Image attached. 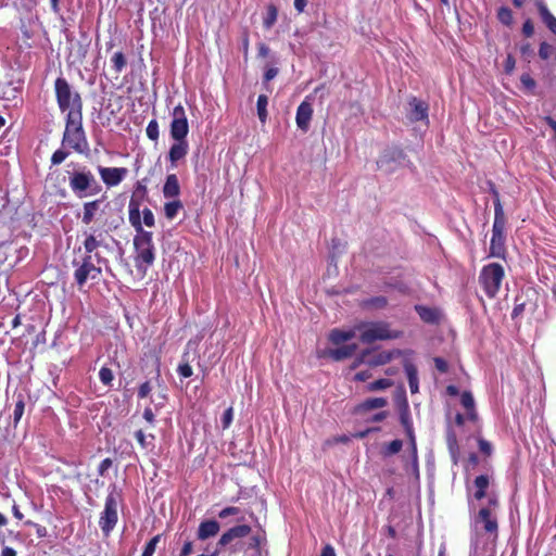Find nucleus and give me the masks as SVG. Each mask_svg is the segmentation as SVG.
Here are the masks:
<instances>
[{
	"instance_id": "nucleus-24",
	"label": "nucleus",
	"mask_w": 556,
	"mask_h": 556,
	"mask_svg": "<svg viewBox=\"0 0 556 556\" xmlns=\"http://www.w3.org/2000/svg\"><path fill=\"white\" fill-rule=\"evenodd\" d=\"M355 350L356 344H349L338 349L330 350L328 352V355L334 361H341L353 355Z\"/></svg>"
},
{
	"instance_id": "nucleus-62",
	"label": "nucleus",
	"mask_w": 556,
	"mask_h": 556,
	"mask_svg": "<svg viewBox=\"0 0 556 556\" xmlns=\"http://www.w3.org/2000/svg\"><path fill=\"white\" fill-rule=\"evenodd\" d=\"M263 540H264V538L261 534L253 535L251 538V546L256 547V548L260 547Z\"/></svg>"
},
{
	"instance_id": "nucleus-25",
	"label": "nucleus",
	"mask_w": 556,
	"mask_h": 556,
	"mask_svg": "<svg viewBox=\"0 0 556 556\" xmlns=\"http://www.w3.org/2000/svg\"><path fill=\"white\" fill-rule=\"evenodd\" d=\"M401 422L402 425L404 426L405 428V431L410 440V445H412V450H413V454H414V457L416 458L417 457V447H416V442H415V435H414V431H413V426H412V421H410V418L408 416V413L404 412L401 414Z\"/></svg>"
},
{
	"instance_id": "nucleus-50",
	"label": "nucleus",
	"mask_w": 556,
	"mask_h": 556,
	"mask_svg": "<svg viewBox=\"0 0 556 556\" xmlns=\"http://www.w3.org/2000/svg\"><path fill=\"white\" fill-rule=\"evenodd\" d=\"M520 81L527 89H533L535 87V81L529 74H523L520 77Z\"/></svg>"
},
{
	"instance_id": "nucleus-9",
	"label": "nucleus",
	"mask_w": 556,
	"mask_h": 556,
	"mask_svg": "<svg viewBox=\"0 0 556 556\" xmlns=\"http://www.w3.org/2000/svg\"><path fill=\"white\" fill-rule=\"evenodd\" d=\"M409 164L403 150L397 147L384 149L377 161L378 168L386 173H393L399 167Z\"/></svg>"
},
{
	"instance_id": "nucleus-38",
	"label": "nucleus",
	"mask_w": 556,
	"mask_h": 556,
	"mask_svg": "<svg viewBox=\"0 0 556 556\" xmlns=\"http://www.w3.org/2000/svg\"><path fill=\"white\" fill-rule=\"evenodd\" d=\"M393 386V382L390 379H378L374 382H370L367 386V390L370 392L384 390Z\"/></svg>"
},
{
	"instance_id": "nucleus-47",
	"label": "nucleus",
	"mask_w": 556,
	"mask_h": 556,
	"mask_svg": "<svg viewBox=\"0 0 556 556\" xmlns=\"http://www.w3.org/2000/svg\"><path fill=\"white\" fill-rule=\"evenodd\" d=\"M142 218H143V224L147 226V227H153L154 226V215L152 213V211L150 208H143L142 211Z\"/></svg>"
},
{
	"instance_id": "nucleus-40",
	"label": "nucleus",
	"mask_w": 556,
	"mask_h": 556,
	"mask_svg": "<svg viewBox=\"0 0 556 556\" xmlns=\"http://www.w3.org/2000/svg\"><path fill=\"white\" fill-rule=\"evenodd\" d=\"M146 134H147V137L153 141H156L159 139L160 131H159V124H157L156 119H152L149 122V124L146 128Z\"/></svg>"
},
{
	"instance_id": "nucleus-6",
	"label": "nucleus",
	"mask_w": 556,
	"mask_h": 556,
	"mask_svg": "<svg viewBox=\"0 0 556 556\" xmlns=\"http://www.w3.org/2000/svg\"><path fill=\"white\" fill-rule=\"evenodd\" d=\"M100 261V256L96 253L93 255L84 254L80 258H74L72 265L75 267L74 279L79 288L85 286L87 280H96L101 276V267L97 266L93 258Z\"/></svg>"
},
{
	"instance_id": "nucleus-41",
	"label": "nucleus",
	"mask_w": 556,
	"mask_h": 556,
	"mask_svg": "<svg viewBox=\"0 0 556 556\" xmlns=\"http://www.w3.org/2000/svg\"><path fill=\"white\" fill-rule=\"evenodd\" d=\"M161 540V535L157 534L153 536L144 546V549L142 552L141 556H153L155 553L156 546Z\"/></svg>"
},
{
	"instance_id": "nucleus-15",
	"label": "nucleus",
	"mask_w": 556,
	"mask_h": 556,
	"mask_svg": "<svg viewBox=\"0 0 556 556\" xmlns=\"http://www.w3.org/2000/svg\"><path fill=\"white\" fill-rule=\"evenodd\" d=\"M251 532V527L248 525H239L230 528L220 536L218 544L220 546H226L231 543L233 540L244 538L249 535Z\"/></svg>"
},
{
	"instance_id": "nucleus-35",
	"label": "nucleus",
	"mask_w": 556,
	"mask_h": 556,
	"mask_svg": "<svg viewBox=\"0 0 556 556\" xmlns=\"http://www.w3.org/2000/svg\"><path fill=\"white\" fill-rule=\"evenodd\" d=\"M182 207V204L179 200H175L168 202L164 205V213L168 219H173L176 217L178 211Z\"/></svg>"
},
{
	"instance_id": "nucleus-13",
	"label": "nucleus",
	"mask_w": 556,
	"mask_h": 556,
	"mask_svg": "<svg viewBox=\"0 0 556 556\" xmlns=\"http://www.w3.org/2000/svg\"><path fill=\"white\" fill-rule=\"evenodd\" d=\"M99 175L108 188L119 185L128 175V169L125 167H98Z\"/></svg>"
},
{
	"instance_id": "nucleus-17",
	"label": "nucleus",
	"mask_w": 556,
	"mask_h": 556,
	"mask_svg": "<svg viewBox=\"0 0 556 556\" xmlns=\"http://www.w3.org/2000/svg\"><path fill=\"white\" fill-rule=\"evenodd\" d=\"M175 142L172 144L168 152V160L172 163V166L175 167L178 161L182 160L189 151V144L187 140H174Z\"/></svg>"
},
{
	"instance_id": "nucleus-23",
	"label": "nucleus",
	"mask_w": 556,
	"mask_h": 556,
	"mask_svg": "<svg viewBox=\"0 0 556 556\" xmlns=\"http://www.w3.org/2000/svg\"><path fill=\"white\" fill-rule=\"evenodd\" d=\"M460 403L467 412V418L470 420H476L477 413L475 409V400H473L472 394L469 391H465L462 393Z\"/></svg>"
},
{
	"instance_id": "nucleus-39",
	"label": "nucleus",
	"mask_w": 556,
	"mask_h": 556,
	"mask_svg": "<svg viewBox=\"0 0 556 556\" xmlns=\"http://www.w3.org/2000/svg\"><path fill=\"white\" fill-rule=\"evenodd\" d=\"M402 446L403 442L396 439L390 442L387 446H384L382 453L384 456H391L397 454L402 450Z\"/></svg>"
},
{
	"instance_id": "nucleus-30",
	"label": "nucleus",
	"mask_w": 556,
	"mask_h": 556,
	"mask_svg": "<svg viewBox=\"0 0 556 556\" xmlns=\"http://www.w3.org/2000/svg\"><path fill=\"white\" fill-rule=\"evenodd\" d=\"M475 498L481 500L485 496L486 489L489 486V478L484 475H480L475 479Z\"/></svg>"
},
{
	"instance_id": "nucleus-5",
	"label": "nucleus",
	"mask_w": 556,
	"mask_h": 556,
	"mask_svg": "<svg viewBox=\"0 0 556 556\" xmlns=\"http://www.w3.org/2000/svg\"><path fill=\"white\" fill-rule=\"evenodd\" d=\"M68 186L79 199L97 194L101 189L94 175L86 167L70 173Z\"/></svg>"
},
{
	"instance_id": "nucleus-21",
	"label": "nucleus",
	"mask_w": 556,
	"mask_h": 556,
	"mask_svg": "<svg viewBox=\"0 0 556 556\" xmlns=\"http://www.w3.org/2000/svg\"><path fill=\"white\" fill-rule=\"evenodd\" d=\"M391 359V354L387 352L371 353L366 352L362 355V363L370 366H380L387 364Z\"/></svg>"
},
{
	"instance_id": "nucleus-2",
	"label": "nucleus",
	"mask_w": 556,
	"mask_h": 556,
	"mask_svg": "<svg viewBox=\"0 0 556 556\" xmlns=\"http://www.w3.org/2000/svg\"><path fill=\"white\" fill-rule=\"evenodd\" d=\"M54 89L58 105L61 112H66V117L83 115V101L80 94L73 90L65 78H56Z\"/></svg>"
},
{
	"instance_id": "nucleus-45",
	"label": "nucleus",
	"mask_w": 556,
	"mask_h": 556,
	"mask_svg": "<svg viewBox=\"0 0 556 556\" xmlns=\"http://www.w3.org/2000/svg\"><path fill=\"white\" fill-rule=\"evenodd\" d=\"M233 420V408H227L222 416V425L224 429H228Z\"/></svg>"
},
{
	"instance_id": "nucleus-8",
	"label": "nucleus",
	"mask_w": 556,
	"mask_h": 556,
	"mask_svg": "<svg viewBox=\"0 0 556 556\" xmlns=\"http://www.w3.org/2000/svg\"><path fill=\"white\" fill-rule=\"evenodd\" d=\"M504 268L501 264L491 263L482 267L479 281L489 298H495L504 279Z\"/></svg>"
},
{
	"instance_id": "nucleus-10",
	"label": "nucleus",
	"mask_w": 556,
	"mask_h": 556,
	"mask_svg": "<svg viewBox=\"0 0 556 556\" xmlns=\"http://www.w3.org/2000/svg\"><path fill=\"white\" fill-rule=\"evenodd\" d=\"M118 520L117 514V494L112 491L105 498L104 509L100 515L99 527L105 536L115 528Z\"/></svg>"
},
{
	"instance_id": "nucleus-61",
	"label": "nucleus",
	"mask_w": 556,
	"mask_h": 556,
	"mask_svg": "<svg viewBox=\"0 0 556 556\" xmlns=\"http://www.w3.org/2000/svg\"><path fill=\"white\" fill-rule=\"evenodd\" d=\"M258 56L266 58L269 54V48L265 43H258Z\"/></svg>"
},
{
	"instance_id": "nucleus-63",
	"label": "nucleus",
	"mask_w": 556,
	"mask_h": 556,
	"mask_svg": "<svg viewBox=\"0 0 556 556\" xmlns=\"http://www.w3.org/2000/svg\"><path fill=\"white\" fill-rule=\"evenodd\" d=\"M320 556H336L334 548L331 545L327 544L323 548Z\"/></svg>"
},
{
	"instance_id": "nucleus-7",
	"label": "nucleus",
	"mask_w": 556,
	"mask_h": 556,
	"mask_svg": "<svg viewBox=\"0 0 556 556\" xmlns=\"http://www.w3.org/2000/svg\"><path fill=\"white\" fill-rule=\"evenodd\" d=\"M361 332V340L364 343H372L378 340L397 339L402 332L389 329V325L383 321L362 324L356 327Z\"/></svg>"
},
{
	"instance_id": "nucleus-42",
	"label": "nucleus",
	"mask_w": 556,
	"mask_h": 556,
	"mask_svg": "<svg viewBox=\"0 0 556 556\" xmlns=\"http://www.w3.org/2000/svg\"><path fill=\"white\" fill-rule=\"evenodd\" d=\"M24 409H25L24 400L22 399V396H18V400L16 401L15 407H14V410H13L14 426H16L18 424V421L21 420V418H22V416L24 414Z\"/></svg>"
},
{
	"instance_id": "nucleus-52",
	"label": "nucleus",
	"mask_w": 556,
	"mask_h": 556,
	"mask_svg": "<svg viewBox=\"0 0 556 556\" xmlns=\"http://www.w3.org/2000/svg\"><path fill=\"white\" fill-rule=\"evenodd\" d=\"M151 392V386L149 382H144L139 387L138 396L140 399L147 397Z\"/></svg>"
},
{
	"instance_id": "nucleus-54",
	"label": "nucleus",
	"mask_w": 556,
	"mask_h": 556,
	"mask_svg": "<svg viewBox=\"0 0 556 556\" xmlns=\"http://www.w3.org/2000/svg\"><path fill=\"white\" fill-rule=\"evenodd\" d=\"M479 448L485 455H490L492 453V445H491V443L485 441L484 439H480L479 440Z\"/></svg>"
},
{
	"instance_id": "nucleus-43",
	"label": "nucleus",
	"mask_w": 556,
	"mask_h": 556,
	"mask_svg": "<svg viewBox=\"0 0 556 556\" xmlns=\"http://www.w3.org/2000/svg\"><path fill=\"white\" fill-rule=\"evenodd\" d=\"M99 378L104 386H110L114 379V375L110 368L102 367L99 371Z\"/></svg>"
},
{
	"instance_id": "nucleus-12",
	"label": "nucleus",
	"mask_w": 556,
	"mask_h": 556,
	"mask_svg": "<svg viewBox=\"0 0 556 556\" xmlns=\"http://www.w3.org/2000/svg\"><path fill=\"white\" fill-rule=\"evenodd\" d=\"M188 132L189 124L186 111L181 104H178L172 111L170 137L173 140H186Z\"/></svg>"
},
{
	"instance_id": "nucleus-26",
	"label": "nucleus",
	"mask_w": 556,
	"mask_h": 556,
	"mask_svg": "<svg viewBox=\"0 0 556 556\" xmlns=\"http://www.w3.org/2000/svg\"><path fill=\"white\" fill-rule=\"evenodd\" d=\"M405 372L408 379V386L412 393L418 392V371L415 365L407 363L405 364Z\"/></svg>"
},
{
	"instance_id": "nucleus-22",
	"label": "nucleus",
	"mask_w": 556,
	"mask_h": 556,
	"mask_svg": "<svg viewBox=\"0 0 556 556\" xmlns=\"http://www.w3.org/2000/svg\"><path fill=\"white\" fill-rule=\"evenodd\" d=\"M180 193V186L178 178L175 174H170L166 177V181L163 186V194L165 198H176Z\"/></svg>"
},
{
	"instance_id": "nucleus-58",
	"label": "nucleus",
	"mask_w": 556,
	"mask_h": 556,
	"mask_svg": "<svg viewBox=\"0 0 556 556\" xmlns=\"http://www.w3.org/2000/svg\"><path fill=\"white\" fill-rule=\"evenodd\" d=\"M515 68V59L509 54L505 60V71L506 73H511Z\"/></svg>"
},
{
	"instance_id": "nucleus-19",
	"label": "nucleus",
	"mask_w": 556,
	"mask_h": 556,
	"mask_svg": "<svg viewBox=\"0 0 556 556\" xmlns=\"http://www.w3.org/2000/svg\"><path fill=\"white\" fill-rule=\"evenodd\" d=\"M542 21L547 28L556 35V17L548 11L543 0H534Z\"/></svg>"
},
{
	"instance_id": "nucleus-1",
	"label": "nucleus",
	"mask_w": 556,
	"mask_h": 556,
	"mask_svg": "<svg viewBox=\"0 0 556 556\" xmlns=\"http://www.w3.org/2000/svg\"><path fill=\"white\" fill-rule=\"evenodd\" d=\"M129 220L137 232L134 239V245L136 250V267L138 271L144 276L148 268L154 263L155 260V248L152 240V232L142 228L140 212L138 207H132V203H130Z\"/></svg>"
},
{
	"instance_id": "nucleus-55",
	"label": "nucleus",
	"mask_w": 556,
	"mask_h": 556,
	"mask_svg": "<svg viewBox=\"0 0 556 556\" xmlns=\"http://www.w3.org/2000/svg\"><path fill=\"white\" fill-rule=\"evenodd\" d=\"M368 304L380 308V307L386 306L387 299L384 296H377V298L369 300Z\"/></svg>"
},
{
	"instance_id": "nucleus-36",
	"label": "nucleus",
	"mask_w": 556,
	"mask_h": 556,
	"mask_svg": "<svg viewBox=\"0 0 556 556\" xmlns=\"http://www.w3.org/2000/svg\"><path fill=\"white\" fill-rule=\"evenodd\" d=\"M113 68L116 73H121L126 66V58L123 52H115L111 59Z\"/></svg>"
},
{
	"instance_id": "nucleus-31",
	"label": "nucleus",
	"mask_w": 556,
	"mask_h": 556,
	"mask_svg": "<svg viewBox=\"0 0 556 556\" xmlns=\"http://www.w3.org/2000/svg\"><path fill=\"white\" fill-rule=\"evenodd\" d=\"M102 244V241L98 239L93 233L86 237L84 241V254L92 255V253Z\"/></svg>"
},
{
	"instance_id": "nucleus-48",
	"label": "nucleus",
	"mask_w": 556,
	"mask_h": 556,
	"mask_svg": "<svg viewBox=\"0 0 556 556\" xmlns=\"http://www.w3.org/2000/svg\"><path fill=\"white\" fill-rule=\"evenodd\" d=\"M552 46L547 42H542L539 49V55L543 60H547L552 54Z\"/></svg>"
},
{
	"instance_id": "nucleus-33",
	"label": "nucleus",
	"mask_w": 556,
	"mask_h": 556,
	"mask_svg": "<svg viewBox=\"0 0 556 556\" xmlns=\"http://www.w3.org/2000/svg\"><path fill=\"white\" fill-rule=\"evenodd\" d=\"M416 311L420 318L427 323H433L438 318L437 312L430 307L418 305L416 306Z\"/></svg>"
},
{
	"instance_id": "nucleus-18",
	"label": "nucleus",
	"mask_w": 556,
	"mask_h": 556,
	"mask_svg": "<svg viewBox=\"0 0 556 556\" xmlns=\"http://www.w3.org/2000/svg\"><path fill=\"white\" fill-rule=\"evenodd\" d=\"M219 528V523L216 520H204L199 525L197 536L201 541L214 538L217 535Z\"/></svg>"
},
{
	"instance_id": "nucleus-14",
	"label": "nucleus",
	"mask_w": 556,
	"mask_h": 556,
	"mask_svg": "<svg viewBox=\"0 0 556 556\" xmlns=\"http://www.w3.org/2000/svg\"><path fill=\"white\" fill-rule=\"evenodd\" d=\"M312 96H307L305 100L298 106L295 123L302 131H307L313 116V106L311 103Z\"/></svg>"
},
{
	"instance_id": "nucleus-3",
	"label": "nucleus",
	"mask_w": 556,
	"mask_h": 556,
	"mask_svg": "<svg viewBox=\"0 0 556 556\" xmlns=\"http://www.w3.org/2000/svg\"><path fill=\"white\" fill-rule=\"evenodd\" d=\"M494 195V222L490 243V256L503 258L505 256V225L506 218L498 192L492 190Z\"/></svg>"
},
{
	"instance_id": "nucleus-29",
	"label": "nucleus",
	"mask_w": 556,
	"mask_h": 556,
	"mask_svg": "<svg viewBox=\"0 0 556 556\" xmlns=\"http://www.w3.org/2000/svg\"><path fill=\"white\" fill-rule=\"evenodd\" d=\"M388 404V401L384 397H374L368 399L359 404L358 409L359 410H371L377 408H382Z\"/></svg>"
},
{
	"instance_id": "nucleus-34",
	"label": "nucleus",
	"mask_w": 556,
	"mask_h": 556,
	"mask_svg": "<svg viewBox=\"0 0 556 556\" xmlns=\"http://www.w3.org/2000/svg\"><path fill=\"white\" fill-rule=\"evenodd\" d=\"M267 104H268V98L265 94H260L257 98V115L262 123L266 122L267 118Z\"/></svg>"
},
{
	"instance_id": "nucleus-51",
	"label": "nucleus",
	"mask_w": 556,
	"mask_h": 556,
	"mask_svg": "<svg viewBox=\"0 0 556 556\" xmlns=\"http://www.w3.org/2000/svg\"><path fill=\"white\" fill-rule=\"evenodd\" d=\"M112 466V459L111 458H105L103 459L99 467H98V472L100 476H104L105 472L111 468Z\"/></svg>"
},
{
	"instance_id": "nucleus-64",
	"label": "nucleus",
	"mask_w": 556,
	"mask_h": 556,
	"mask_svg": "<svg viewBox=\"0 0 556 556\" xmlns=\"http://www.w3.org/2000/svg\"><path fill=\"white\" fill-rule=\"evenodd\" d=\"M1 556H16V552L9 546H4L1 551Z\"/></svg>"
},
{
	"instance_id": "nucleus-11",
	"label": "nucleus",
	"mask_w": 556,
	"mask_h": 556,
	"mask_svg": "<svg viewBox=\"0 0 556 556\" xmlns=\"http://www.w3.org/2000/svg\"><path fill=\"white\" fill-rule=\"evenodd\" d=\"M473 528L477 532L483 531L492 540L497 538V517L491 507H482L473 518Z\"/></svg>"
},
{
	"instance_id": "nucleus-57",
	"label": "nucleus",
	"mask_w": 556,
	"mask_h": 556,
	"mask_svg": "<svg viewBox=\"0 0 556 556\" xmlns=\"http://www.w3.org/2000/svg\"><path fill=\"white\" fill-rule=\"evenodd\" d=\"M278 74V68L277 67H269L266 70L265 74H264V78L266 81H269L271 79H274Z\"/></svg>"
},
{
	"instance_id": "nucleus-53",
	"label": "nucleus",
	"mask_w": 556,
	"mask_h": 556,
	"mask_svg": "<svg viewBox=\"0 0 556 556\" xmlns=\"http://www.w3.org/2000/svg\"><path fill=\"white\" fill-rule=\"evenodd\" d=\"M434 365H435V368L439 371H441V372H446L447 371L448 365H447L445 359H443L441 357H435L434 358Z\"/></svg>"
},
{
	"instance_id": "nucleus-20",
	"label": "nucleus",
	"mask_w": 556,
	"mask_h": 556,
	"mask_svg": "<svg viewBox=\"0 0 556 556\" xmlns=\"http://www.w3.org/2000/svg\"><path fill=\"white\" fill-rule=\"evenodd\" d=\"M101 204V200L84 203L81 222L85 225H89L96 218L98 212L100 211Z\"/></svg>"
},
{
	"instance_id": "nucleus-37",
	"label": "nucleus",
	"mask_w": 556,
	"mask_h": 556,
	"mask_svg": "<svg viewBox=\"0 0 556 556\" xmlns=\"http://www.w3.org/2000/svg\"><path fill=\"white\" fill-rule=\"evenodd\" d=\"M497 18L502 24L509 26L513 23L511 10L507 7H501L497 11Z\"/></svg>"
},
{
	"instance_id": "nucleus-60",
	"label": "nucleus",
	"mask_w": 556,
	"mask_h": 556,
	"mask_svg": "<svg viewBox=\"0 0 556 556\" xmlns=\"http://www.w3.org/2000/svg\"><path fill=\"white\" fill-rule=\"evenodd\" d=\"M193 545L191 542H186L180 551L179 556H189L192 553Z\"/></svg>"
},
{
	"instance_id": "nucleus-59",
	"label": "nucleus",
	"mask_w": 556,
	"mask_h": 556,
	"mask_svg": "<svg viewBox=\"0 0 556 556\" xmlns=\"http://www.w3.org/2000/svg\"><path fill=\"white\" fill-rule=\"evenodd\" d=\"M143 418L150 424L153 425L155 420L154 413L150 407H147L143 412Z\"/></svg>"
},
{
	"instance_id": "nucleus-44",
	"label": "nucleus",
	"mask_w": 556,
	"mask_h": 556,
	"mask_svg": "<svg viewBox=\"0 0 556 556\" xmlns=\"http://www.w3.org/2000/svg\"><path fill=\"white\" fill-rule=\"evenodd\" d=\"M68 155L70 152L65 149H58L51 156L52 165H59L63 163Z\"/></svg>"
},
{
	"instance_id": "nucleus-28",
	"label": "nucleus",
	"mask_w": 556,
	"mask_h": 556,
	"mask_svg": "<svg viewBox=\"0 0 556 556\" xmlns=\"http://www.w3.org/2000/svg\"><path fill=\"white\" fill-rule=\"evenodd\" d=\"M355 337L354 330L343 331L339 329H334L330 332L329 339L333 344H341L345 341L351 340Z\"/></svg>"
},
{
	"instance_id": "nucleus-16",
	"label": "nucleus",
	"mask_w": 556,
	"mask_h": 556,
	"mask_svg": "<svg viewBox=\"0 0 556 556\" xmlns=\"http://www.w3.org/2000/svg\"><path fill=\"white\" fill-rule=\"evenodd\" d=\"M409 112L407 114L408 118L413 122L426 121L428 119V105L426 102L413 98L409 102Z\"/></svg>"
},
{
	"instance_id": "nucleus-27",
	"label": "nucleus",
	"mask_w": 556,
	"mask_h": 556,
	"mask_svg": "<svg viewBox=\"0 0 556 556\" xmlns=\"http://www.w3.org/2000/svg\"><path fill=\"white\" fill-rule=\"evenodd\" d=\"M135 438L140 444V446L146 451H152L155 446L154 440L155 437L153 434H146L142 430H137L135 432Z\"/></svg>"
},
{
	"instance_id": "nucleus-56",
	"label": "nucleus",
	"mask_w": 556,
	"mask_h": 556,
	"mask_svg": "<svg viewBox=\"0 0 556 556\" xmlns=\"http://www.w3.org/2000/svg\"><path fill=\"white\" fill-rule=\"evenodd\" d=\"M522 33L527 36V37H531L534 33V26L532 24L531 21H526L523 23V26H522Z\"/></svg>"
},
{
	"instance_id": "nucleus-4",
	"label": "nucleus",
	"mask_w": 556,
	"mask_h": 556,
	"mask_svg": "<svg viewBox=\"0 0 556 556\" xmlns=\"http://www.w3.org/2000/svg\"><path fill=\"white\" fill-rule=\"evenodd\" d=\"M62 146L77 153H84L88 150V141L83 127V115L66 117Z\"/></svg>"
},
{
	"instance_id": "nucleus-46",
	"label": "nucleus",
	"mask_w": 556,
	"mask_h": 556,
	"mask_svg": "<svg viewBox=\"0 0 556 556\" xmlns=\"http://www.w3.org/2000/svg\"><path fill=\"white\" fill-rule=\"evenodd\" d=\"M240 514V508L239 507H235V506H229V507H226L224 509H222L219 513H218V517L220 519H225L229 516H237Z\"/></svg>"
},
{
	"instance_id": "nucleus-32",
	"label": "nucleus",
	"mask_w": 556,
	"mask_h": 556,
	"mask_svg": "<svg viewBox=\"0 0 556 556\" xmlns=\"http://www.w3.org/2000/svg\"><path fill=\"white\" fill-rule=\"evenodd\" d=\"M278 17V10L274 4L267 7L266 15L263 20V25L266 29H270L276 23Z\"/></svg>"
},
{
	"instance_id": "nucleus-49",
	"label": "nucleus",
	"mask_w": 556,
	"mask_h": 556,
	"mask_svg": "<svg viewBox=\"0 0 556 556\" xmlns=\"http://www.w3.org/2000/svg\"><path fill=\"white\" fill-rule=\"evenodd\" d=\"M179 376L184 378H189L192 376L193 370L192 367L188 363L180 364L177 369Z\"/></svg>"
}]
</instances>
